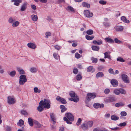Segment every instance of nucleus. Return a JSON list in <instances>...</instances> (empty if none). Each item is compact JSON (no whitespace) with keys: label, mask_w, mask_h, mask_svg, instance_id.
<instances>
[{"label":"nucleus","mask_w":131,"mask_h":131,"mask_svg":"<svg viewBox=\"0 0 131 131\" xmlns=\"http://www.w3.org/2000/svg\"><path fill=\"white\" fill-rule=\"evenodd\" d=\"M82 78V77L80 74H78L76 76V79L78 81H80Z\"/></svg>","instance_id":"nucleus-44"},{"label":"nucleus","mask_w":131,"mask_h":131,"mask_svg":"<svg viewBox=\"0 0 131 131\" xmlns=\"http://www.w3.org/2000/svg\"><path fill=\"white\" fill-rule=\"evenodd\" d=\"M31 17L32 20L34 21H36L38 20V17L36 15H32L31 16Z\"/></svg>","instance_id":"nucleus-20"},{"label":"nucleus","mask_w":131,"mask_h":131,"mask_svg":"<svg viewBox=\"0 0 131 131\" xmlns=\"http://www.w3.org/2000/svg\"><path fill=\"white\" fill-rule=\"evenodd\" d=\"M69 100L71 101H73L76 103L79 101V97L77 96H75L74 97L69 99Z\"/></svg>","instance_id":"nucleus-16"},{"label":"nucleus","mask_w":131,"mask_h":131,"mask_svg":"<svg viewBox=\"0 0 131 131\" xmlns=\"http://www.w3.org/2000/svg\"><path fill=\"white\" fill-rule=\"evenodd\" d=\"M27 81L26 77L25 75H21L19 77V83L20 85H23Z\"/></svg>","instance_id":"nucleus-3"},{"label":"nucleus","mask_w":131,"mask_h":131,"mask_svg":"<svg viewBox=\"0 0 131 131\" xmlns=\"http://www.w3.org/2000/svg\"><path fill=\"white\" fill-rule=\"evenodd\" d=\"M104 74L103 72H99L96 74V77L97 79H98L99 78H102L104 77Z\"/></svg>","instance_id":"nucleus-14"},{"label":"nucleus","mask_w":131,"mask_h":131,"mask_svg":"<svg viewBox=\"0 0 131 131\" xmlns=\"http://www.w3.org/2000/svg\"><path fill=\"white\" fill-rule=\"evenodd\" d=\"M110 52H107L104 53V58L111 59V56L110 55Z\"/></svg>","instance_id":"nucleus-19"},{"label":"nucleus","mask_w":131,"mask_h":131,"mask_svg":"<svg viewBox=\"0 0 131 131\" xmlns=\"http://www.w3.org/2000/svg\"><path fill=\"white\" fill-rule=\"evenodd\" d=\"M27 3L25 2L23 4L21 7L20 10L22 11H24L27 7Z\"/></svg>","instance_id":"nucleus-11"},{"label":"nucleus","mask_w":131,"mask_h":131,"mask_svg":"<svg viewBox=\"0 0 131 131\" xmlns=\"http://www.w3.org/2000/svg\"><path fill=\"white\" fill-rule=\"evenodd\" d=\"M103 24L104 26L107 27L110 26L111 24L108 22H104L103 23Z\"/></svg>","instance_id":"nucleus-45"},{"label":"nucleus","mask_w":131,"mask_h":131,"mask_svg":"<svg viewBox=\"0 0 131 131\" xmlns=\"http://www.w3.org/2000/svg\"><path fill=\"white\" fill-rule=\"evenodd\" d=\"M16 74V72L15 71H13L11 72L9 74V75L12 77L14 76Z\"/></svg>","instance_id":"nucleus-46"},{"label":"nucleus","mask_w":131,"mask_h":131,"mask_svg":"<svg viewBox=\"0 0 131 131\" xmlns=\"http://www.w3.org/2000/svg\"><path fill=\"white\" fill-rule=\"evenodd\" d=\"M112 130L114 131H116L118 130L119 129V128L117 127H115L113 128H110Z\"/></svg>","instance_id":"nucleus-58"},{"label":"nucleus","mask_w":131,"mask_h":131,"mask_svg":"<svg viewBox=\"0 0 131 131\" xmlns=\"http://www.w3.org/2000/svg\"><path fill=\"white\" fill-rule=\"evenodd\" d=\"M121 19V20L124 23L128 24L130 22L129 20L127 19L126 17L124 16H122Z\"/></svg>","instance_id":"nucleus-17"},{"label":"nucleus","mask_w":131,"mask_h":131,"mask_svg":"<svg viewBox=\"0 0 131 131\" xmlns=\"http://www.w3.org/2000/svg\"><path fill=\"white\" fill-rule=\"evenodd\" d=\"M102 40H94L93 41V43L94 44H96L97 45H101L102 43Z\"/></svg>","instance_id":"nucleus-25"},{"label":"nucleus","mask_w":131,"mask_h":131,"mask_svg":"<svg viewBox=\"0 0 131 131\" xmlns=\"http://www.w3.org/2000/svg\"><path fill=\"white\" fill-rule=\"evenodd\" d=\"M110 90L108 89H105L104 92L106 94H108L110 92Z\"/></svg>","instance_id":"nucleus-61"},{"label":"nucleus","mask_w":131,"mask_h":131,"mask_svg":"<svg viewBox=\"0 0 131 131\" xmlns=\"http://www.w3.org/2000/svg\"><path fill=\"white\" fill-rule=\"evenodd\" d=\"M28 47L31 48L35 49L36 48V46L34 43L32 42H29L28 43Z\"/></svg>","instance_id":"nucleus-18"},{"label":"nucleus","mask_w":131,"mask_h":131,"mask_svg":"<svg viewBox=\"0 0 131 131\" xmlns=\"http://www.w3.org/2000/svg\"><path fill=\"white\" fill-rule=\"evenodd\" d=\"M114 93L116 95H118L120 94L119 89H116L114 90Z\"/></svg>","instance_id":"nucleus-40"},{"label":"nucleus","mask_w":131,"mask_h":131,"mask_svg":"<svg viewBox=\"0 0 131 131\" xmlns=\"http://www.w3.org/2000/svg\"><path fill=\"white\" fill-rule=\"evenodd\" d=\"M17 69L18 71L19 72L20 74H24L25 72L24 70L20 67H18L17 68Z\"/></svg>","instance_id":"nucleus-27"},{"label":"nucleus","mask_w":131,"mask_h":131,"mask_svg":"<svg viewBox=\"0 0 131 131\" xmlns=\"http://www.w3.org/2000/svg\"><path fill=\"white\" fill-rule=\"evenodd\" d=\"M84 14L85 16L87 17L90 18L93 16V14L92 12H90L88 10H85L84 12Z\"/></svg>","instance_id":"nucleus-5"},{"label":"nucleus","mask_w":131,"mask_h":131,"mask_svg":"<svg viewBox=\"0 0 131 131\" xmlns=\"http://www.w3.org/2000/svg\"><path fill=\"white\" fill-rule=\"evenodd\" d=\"M34 92L35 93H40L41 92V91L40 90L38 89L37 87H35L34 89Z\"/></svg>","instance_id":"nucleus-41"},{"label":"nucleus","mask_w":131,"mask_h":131,"mask_svg":"<svg viewBox=\"0 0 131 131\" xmlns=\"http://www.w3.org/2000/svg\"><path fill=\"white\" fill-rule=\"evenodd\" d=\"M24 124V121L22 119H20L18 122L17 123V125L20 126H21L22 125H23Z\"/></svg>","instance_id":"nucleus-28"},{"label":"nucleus","mask_w":131,"mask_h":131,"mask_svg":"<svg viewBox=\"0 0 131 131\" xmlns=\"http://www.w3.org/2000/svg\"><path fill=\"white\" fill-rule=\"evenodd\" d=\"M108 72L110 73L115 74V73L113 70L112 68H110L109 69Z\"/></svg>","instance_id":"nucleus-63"},{"label":"nucleus","mask_w":131,"mask_h":131,"mask_svg":"<svg viewBox=\"0 0 131 131\" xmlns=\"http://www.w3.org/2000/svg\"><path fill=\"white\" fill-rule=\"evenodd\" d=\"M34 124L36 126V127L37 128H39L41 127L42 125L40 124L38 121H35L34 122Z\"/></svg>","instance_id":"nucleus-24"},{"label":"nucleus","mask_w":131,"mask_h":131,"mask_svg":"<svg viewBox=\"0 0 131 131\" xmlns=\"http://www.w3.org/2000/svg\"><path fill=\"white\" fill-rule=\"evenodd\" d=\"M115 28L116 31H122L124 29V27L121 26H118L115 27Z\"/></svg>","instance_id":"nucleus-12"},{"label":"nucleus","mask_w":131,"mask_h":131,"mask_svg":"<svg viewBox=\"0 0 131 131\" xmlns=\"http://www.w3.org/2000/svg\"><path fill=\"white\" fill-rule=\"evenodd\" d=\"M54 47L57 50H60L62 48L61 47L58 45L55 46H54Z\"/></svg>","instance_id":"nucleus-62"},{"label":"nucleus","mask_w":131,"mask_h":131,"mask_svg":"<svg viewBox=\"0 0 131 131\" xmlns=\"http://www.w3.org/2000/svg\"><path fill=\"white\" fill-rule=\"evenodd\" d=\"M12 2H14V4L16 6H18L19 5V3L22 2V0H12Z\"/></svg>","instance_id":"nucleus-15"},{"label":"nucleus","mask_w":131,"mask_h":131,"mask_svg":"<svg viewBox=\"0 0 131 131\" xmlns=\"http://www.w3.org/2000/svg\"><path fill=\"white\" fill-rule=\"evenodd\" d=\"M111 118L112 120L116 121L118 120L119 118L117 116L115 115H112L111 117Z\"/></svg>","instance_id":"nucleus-35"},{"label":"nucleus","mask_w":131,"mask_h":131,"mask_svg":"<svg viewBox=\"0 0 131 131\" xmlns=\"http://www.w3.org/2000/svg\"><path fill=\"white\" fill-rule=\"evenodd\" d=\"M82 120L81 119L79 118H78L77 121L76 123V124L77 126H78L80 125L81 122Z\"/></svg>","instance_id":"nucleus-43"},{"label":"nucleus","mask_w":131,"mask_h":131,"mask_svg":"<svg viewBox=\"0 0 131 131\" xmlns=\"http://www.w3.org/2000/svg\"><path fill=\"white\" fill-rule=\"evenodd\" d=\"M47 19L50 23H52L53 22V20L50 16H48Z\"/></svg>","instance_id":"nucleus-64"},{"label":"nucleus","mask_w":131,"mask_h":131,"mask_svg":"<svg viewBox=\"0 0 131 131\" xmlns=\"http://www.w3.org/2000/svg\"><path fill=\"white\" fill-rule=\"evenodd\" d=\"M21 114L24 115H27L28 114L26 111L24 110H21Z\"/></svg>","instance_id":"nucleus-48"},{"label":"nucleus","mask_w":131,"mask_h":131,"mask_svg":"<svg viewBox=\"0 0 131 131\" xmlns=\"http://www.w3.org/2000/svg\"><path fill=\"white\" fill-rule=\"evenodd\" d=\"M50 118L51 121H52V123L53 124H55L56 123V118L54 114L53 113H51L50 114Z\"/></svg>","instance_id":"nucleus-10"},{"label":"nucleus","mask_w":131,"mask_h":131,"mask_svg":"<svg viewBox=\"0 0 131 131\" xmlns=\"http://www.w3.org/2000/svg\"><path fill=\"white\" fill-rule=\"evenodd\" d=\"M81 128L84 130H86L88 128V127L86 123V122L83 123L81 126Z\"/></svg>","instance_id":"nucleus-22"},{"label":"nucleus","mask_w":131,"mask_h":131,"mask_svg":"<svg viewBox=\"0 0 131 131\" xmlns=\"http://www.w3.org/2000/svg\"><path fill=\"white\" fill-rule=\"evenodd\" d=\"M28 122L29 125L31 126H32L33 125L32 119L30 118H29L28 119Z\"/></svg>","instance_id":"nucleus-30"},{"label":"nucleus","mask_w":131,"mask_h":131,"mask_svg":"<svg viewBox=\"0 0 131 131\" xmlns=\"http://www.w3.org/2000/svg\"><path fill=\"white\" fill-rule=\"evenodd\" d=\"M117 61L121 62H125V61L123 58L121 57H118L117 59Z\"/></svg>","instance_id":"nucleus-42"},{"label":"nucleus","mask_w":131,"mask_h":131,"mask_svg":"<svg viewBox=\"0 0 131 131\" xmlns=\"http://www.w3.org/2000/svg\"><path fill=\"white\" fill-rule=\"evenodd\" d=\"M126 125V123L125 122H124L120 123L118 125V126L120 127H122L125 126Z\"/></svg>","instance_id":"nucleus-53"},{"label":"nucleus","mask_w":131,"mask_h":131,"mask_svg":"<svg viewBox=\"0 0 131 131\" xmlns=\"http://www.w3.org/2000/svg\"><path fill=\"white\" fill-rule=\"evenodd\" d=\"M122 78L124 82L126 83H129L130 81L127 76L125 74H123L122 75Z\"/></svg>","instance_id":"nucleus-6"},{"label":"nucleus","mask_w":131,"mask_h":131,"mask_svg":"<svg viewBox=\"0 0 131 131\" xmlns=\"http://www.w3.org/2000/svg\"><path fill=\"white\" fill-rule=\"evenodd\" d=\"M114 41L116 43H122V41L119 40L117 38H115L114 39Z\"/></svg>","instance_id":"nucleus-57"},{"label":"nucleus","mask_w":131,"mask_h":131,"mask_svg":"<svg viewBox=\"0 0 131 131\" xmlns=\"http://www.w3.org/2000/svg\"><path fill=\"white\" fill-rule=\"evenodd\" d=\"M99 3L102 5H105L106 3V2L104 1L101 0L99 1Z\"/></svg>","instance_id":"nucleus-56"},{"label":"nucleus","mask_w":131,"mask_h":131,"mask_svg":"<svg viewBox=\"0 0 131 131\" xmlns=\"http://www.w3.org/2000/svg\"><path fill=\"white\" fill-rule=\"evenodd\" d=\"M78 69L76 68H74L73 71V73L74 74H76L78 73Z\"/></svg>","instance_id":"nucleus-51"},{"label":"nucleus","mask_w":131,"mask_h":131,"mask_svg":"<svg viewBox=\"0 0 131 131\" xmlns=\"http://www.w3.org/2000/svg\"><path fill=\"white\" fill-rule=\"evenodd\" d=\"M121 115L122 116H126L127 113L125 111H122L121 113Z\"/></svg>","instance_id":"nucleus-52"},{"label":"nucleus","mask_w":131,"mask_h":131,"mask_svg":"<svg viewBox=\"0 0 131 131\" xmlns=\"http://www.w3.org/2000/svg\"><path fill=\"white\" fill-rule=\"evenodd\" d=\"M105 40L108 43H112L114 42V41L113 40L109 38H105Z\"/></svg>","instance_id":"nucleus-26"},{"label":"nucleus","mask_w":131,"mask_h":131,"mask_svg":"<svg viewBox=\"0 0 131 131\" xmlns=\"http://www.w3.org/2000/svg\"><path fill=\"white\" fill-rule=\"evenodd\" d=\"M111 83L114 87H116L118 85V81L115 79H112L111 82Z\"/></svg>","instance_id":"nucleus-13"},{"label":"nucleus","mask_w":131,"mask_h":131,"mask_svg":"<svg viewBox=\"0 0 131 131\" xmlns=\"http://www.w3.org/2000/svg\"><path fill=\"white\" fill-rule=\"evenodd\" d=\"M51 35V34L50 32H48L46 33V38H48L49 36Z\"/></svg>","instance_id":"nucleus-59"},{"label":"nucleus","mask_w":131,"mask_h":131,"mask_svg":"<svg viewBox=\"0 0 131 131\" xmlns=\"http://www.w3.org/2000/svg\"><path fill=\"white\" fill-rule=\"evenodd\" d=\"M7 102L8 103L10 104H14L15 102V99L12 98L10 96H8L7 97Z\"/></svg>","instance_id":"nucleus-8"},{"label":"nucleus","mask_w":131,"mask_h":131,"mask_svg":"<svg viewBox=\"0 0 131 131\" xmlns=\"http://www.w3.org/2000/svg\"><path fill=\"white\" fill-rule=\"evenodd\" d=\"M60 108L61 109V112L62 113L64 112L67 110V108L63 105H61L60 106Z\"/></svg>","instance_id":"nucleus-33"},{"label":"nucleus","mask_w":131,"mask_h":131,"mask_svg":"<svg viewBox=\"0 0 131 131\" xmlns=\"http://www.w3.org/2000/svg\"><path fill=\"white\" fill-rule=\"evenodd\" d=\"M96 97V95L93 93H89L87 95V99L88 101H90L92 99H94Z\"/></svg>","instance_id":"nucleus-4"},{"label":"nucleus","mask_w":131,"mask_h":131,"mask_svg":"<svg viewBox=\"0 0 131 131\" xmlns=\"http://www.w3.org/2000/svg\"><path fill=\"white\" fill-rule=\"evenodd\" d=\"M83 6L84 7H86L88 8H89L90 7V4H89L86 2H83L82 4Z\"/></svg>","instance_id":"nucleus-32"},{"label":"nucleus","mask_w":131,"mask_h":131,"mask_svg":"<svg viewBox=\"0 0 131 131\" xmlns=\"http://www.w3.org/2000/svg\"><path fill=\"white\" fill-rule=\"evenodd\" d=\"M53 56L54 58L56 60L59 59L60 56L57 53H53Z\"/></svg>","instance_id":"nucleus-36"},{"label":"nucleus","mask_w":131,"mask_h":131,"mask_svg":"<svg viewBox=\"0 0 131 131\" xmlns=\"http://www.w3.org/2000/svg\"><path fill=\"white\" fill-rule=\"evenodd\" d=\"M85 38L87 40H92L93 39L94 37L93 36H90L88 35H86L85 36Z\"/></svg>","instance_id":"nucleus-38"},{"label":"nucleus","mask_w":131,"mask_h":131,"mask_svg":"<svg viewBox=\"0 0 131 131\" xmlns=\"http://www.w3.org/2000/svg\"><path fill=\"white\" fill-rule=\"evenodd\" d=\"M5 129L6 131H11V127L9 126H7L5 128Z\"/></svg>","instance_id":"nucleus-60"},{"label":"nucleus","mask_w":131,"mask_h":131,"mask_svg":"<svg viewBox=\"0 0 131 131\" xmlns=\"http://www.w3.org/2000/svg\"><path fill=\"white\" fill-rule=\"evenodd\" d=\"M125 104L122 102L118 103H116L115 104V106L117 107H122L124 106Z\"/></svg>","instance_id":"nucleus-23"},{"label":"nucleus","mask_w":131,"mask_h":131,"mask_svg":"<svg viewBox=\"0 0 131 131\" xmlns=\"http://www.w3.org/2000/svg\"><path fill=\"white\" fill-rule=\"evenodd\" d=\"M92 48L93 50L98 51L100 49L99 47V46H92Z\"/></svg>","instance_id":"nucleus-31"},{"label":"nucleus","mask_w":131,"mask_h":131,"mask_svg":"<svg viewBox=\"0 0 131 131\" xmlns=\"http://www.w3.org/2000/svg\"><path fill=\"white\" fill-rule=\"evenodd\" d=\"M19 24V22L18 21H16L13 22L12 26L15 27L18 26Z\"/></svg>","instance_id":"nucleus-34"},{"label":"nucleus","mask_w":131,"mask_h":131,"mask_svg":"<svg viewBox=\"0 0 131 131\" xmlns=\"http://www.w3.org/2000/svg\"><path fill=\"white\" fill-rule=\"evenodd\" d=\"M30 71L32 73H35L37 72V70L36 68L32 67L30 68Z\"/></svg>","instance_id":"nucleus-37"},{"label":"nucleus","mask_w":131,"mask_h":131,"mask_svg":"<svg viewBox=\"0 0 131 131\" xmlns=\"http://www.w3.org/2000/svg\"><path fill=\"white\" fill-rule=\"evenodd\" d=\"M104 101L106 103H110V102H113L115 101L116 100L114 97H112L104 99Z\"/></svg>","instance_id":"nucleus-7"},{"label":"nucleus","mask_w":131,"mask_h":131,"mask_svg":"<svg viewBox=\"0 0 131 131\" xmlns=\"http://www.w3.org/2000/svg\"><path fill=\"white\" fill-rule=\"evenodd\" d=\"M93 31L92 29H89L87 30L86 32L87 34L89 35H91L93 33Z\"/></svg>","instance_id":"nucleus-39"},{"label":"nucleus","mask_w":131,"mask_h":131,"mask_svg":"<svg viewBox=\"0 0 131 131\" xmlns=\"http://www.w3.org/2000/svg\"><path fill=\"white\" fill-rule=\"evenodd\" d=\"M75 57L77 59H79L81 57V55L78 53L76 52L75 54Z\"/></svg>","instance_id":"nucleus-55"},{"label":"nucleus","mask_w":131,"mask_h":131,"mask_svg":"<svg viewBox=\"0 0 131 131\" xmlns=\"http://www.w3.org/2000/svg\"><path fill=\"white\" fill-rule=\"evenodd\" d=\"M69 95L72 98H73L75 96V94L74 92L71 91L69 93Z\"/></svg>","instance_id":"nucleus-50"},{"label":"nucleus","mask_w":131,"mask_h":131,"mask_svg":"<svg viewBox=\"0 0 131 131\" xmlns=\"http://www.w3.org/2000/svg\"><path fill=\"white\" fill-rule=\"evenodd\" d=\"M51 102L49 99H44V101H40L37 110L39 112L42 111L44 108L49 109L50 107Z\"/></svg>","instance_id":"nucleus-1"},{"label":"nucleus","mask_w":131,"mask_h":131,"mask_svg":"<svg viewBox=\"0 0 131 131\" xmlns=\"http://www.w3.org/2000/svg\"><path fill=\"white\" fill-rule=\"evenodd\" d=\"M119 89L120 93L124 94L126 93V91L122 89Z\"/></svg>","instance_id":"nucleus-47"},{"label":"nucleus","mask_w":131,"mask_h":131,"mask_svg":"<svg viewBox=\"0 0 131 131\" xmlns=\"http://www.w3.org/2000/svg\"><path fill=\"white\" fill-rule=\"evenodd\" d=\"M66 117H63V120L66 122L67 123L69 124L72 123V122L74 119L73 116L72 114L70 113H67L65 114Z\"/></svg>","instance_id":"nucleus-2"},{"label":"nucleus","mask_w":131,"mask_h":131,"mask_svg":"<svg viewBox=\"0 0 131 131\" xmlns=\"http://www.w3.org/2000/svg\"><path fill=\"white\" fill-rule=\"evenodd\" d=\"M95 70L93 69V67L92 66H90L88 67L87 69V71L88 72H90L92 71L93 72L95 71Z\"/></svg>","instance_id":"nucleus-21"},{"label":"nucleus","mask_w":131,"mask_h":131,"mask_svg":"<svg viewBox=\"0 0 131 131\" xmlns=\"http://www.w3.org/2000/svg\"><path fill=\"white\" fill-rule=\"evenodd\" d=\"M91 59L92 60V62L93 63H96L97 61V58H95L93 57H92Z\"/></svg>","instance_id":"nucleus-54"},{"label":"nucleus","mask_w":131,"mask_h":131,"mask_svg":"<svg viewBox=\"0 0 131 131\" xmlns=\"http://www.w3.org/2000/svg\"><path fill=\"white\" fill-rule=\"evenodd\" d=\"M88 127H92L93 124V122L92 121H89L86 122Z\"/></svg>","instance_id":"nucleus-29"},{"label":"nucleus","mask_w":131,"mask_h":131,"mask_svg":"<svg viewBox=\"0 0 131 131\" xmlns=\"http://www.w3.org/2000/svg\"><path fill=\"white\" fill-rule=\"evenodd\" d=\"M56 100L61 102V103L65 104L67 103V102L63 98H61L60 96H58L56 98Z\"/></svg>","instance_id":"nucleus-9"},{"label":"nucleus","mask_w":131,"mask_h":131,"mask_svg":"<svg viewBox=\"0 0 131 131\" xmlns=\"http://www.w3.org/2000/svg\"><path fill=\"white\" fill-rule=\"evenodd\" d=\"M99 103H96L94 104H93L94 107L95 108H99Z\"/></svg>","instance_id":"nucleus-49"}]
</instances>
